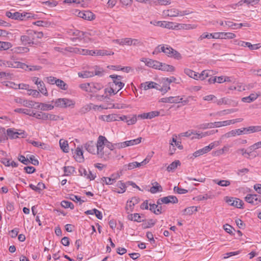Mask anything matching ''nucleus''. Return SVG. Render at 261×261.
<instances>
[{
    "label": "nucleus",
    "instance_id": "c9c22d12",
    "mask_svg": "<svg viewBox=\"0 0 261 261\" xmlns=\"http://www.w3.org/2000/svg\"><path fill=\"white\" fill-rule=\"evenodd\" d=\"M39 84L37 85L39 91L43 95H47V91L45 88L44 83L42 81H41V82H39Z\"/></svg>",
    "mask_w": 261,
    "mask_h": 261
},
{
    "label": "nucleus",
    "instance_id": "e2e57ef3",
    "mask_svg": "<svg viewBox=\"0 0 261 261\" xmlns=\"http://www.w3.org/2000/svg\"><path fill=\"white\" fill-rule=\"evenodd\" d=\"M14 112L29 115V114H30V112H31V110L27 109L17 108L14 110Z\"/></svg>",
    "mask_w": 261,
    "mask_h": 261
},
{
    "label": "nucleus",
    "instance_id": "4d7b16f0",
    "mask_svg": "<svg viewBox=\"0 0 261 261\" xmlns=\"http://www.w3.org/2000/svg\"><path fill=\"white\" fill-rule=\"evenodd\" d=\"M96 108H100L102 109H114V108L119 109V107H115V105H110V106L108 107V106H106V105L105 104L100 105L99 106H98L97 105H94L93 107V109H96Z\"/></svg>",
    "mask_w": 261,
    "mask_h": 261
},
{
    "label": "nucleus",
    "instance_id": "0e129e2a",
    "mask_svg": "<svg viewBox=\"0 0 261 261\" xmlns=\"http://www.w3.org/2000/svg\"><path fill=\"white\" fill-rule=\"evenodd\" d=\"M101 182L103 185L104 184L109 185L113 184V180L111 178L107 177H102L101 178Z\"/></svg>",
    "mask_w": 261,
    "mask_h": 261
},
{
    "label": "nucleus",
    "instance_id": "7c9ffc66",
    "mask_svg": "<svg viewBox=\"0 0 261 261\" xmlns=\"http://www.w3.org/2000/svg\"><path fill=\"white\" fill-rule=\"evenodd\" d=\"M20 40L24 44H34V38L27 35L21 36Z\"/></svg>",
    "mask_w": 261,
    "mask_h": 261
},
{
    "label": "nucleus",
    "instance_id": "f3484780",
    "mask_svg": "<svg viewBox=\"0 0 261 261\" xmlns=\"http://www.w3.org/2000/svg\"><path fill=\"white\" fill-rule=\"evenodd\" d=\"M54 106L50 104H47L45 103H39L37 102V106L35 107L36 109H40L41 111H49L54 109Z\"/></svg>",
    "mask_w": 261,
    "mask_h": 261
},
{
    "label": "nucleus",
    "instance_id": "412c9836",
    "mask_svg": "<svg viewBox=\"0 0 261 261\" xmlns=\"http://www.w3.org/2000/svg\"><path fill=\"white\" fill-rule=\"evenodd\" d=\"M75 159L79 162L81 163L84 161L83 152L81 148L77 147L75 149Z\"/></svg>",
    "mask_w": 261,
    "mask_h": 261
},
{
    "label": "nucleus",
    "instance_id": "f257e3e1",
    "mask_svg": "<svg viewBox=\"0 0 261 261\" xmlns=\"http://www.w3.org/2000/svg\"><path fill=\"white\" fill-rule=\"evenodd\" d=\"M161 52L164 53L168 57L176 60H179L182 59V56L178 51L167 44L158 45L153 51V54H157Z\"/></svg>",
    "mask_w": 261,
    "mask_h": 261
},
{
    "label": "nucleus",
    "instance_id": "2f4dec72",
    "mask_svg": "<svg viewBox=\"0 0 261 261\" xmlns=\"http://www.w3.org/2000/svg\"><path fill=\"white\" fill-rule=\"evenodd\" d=\"M184 72L186 74H187L189 77L197 80L198 73H196V72H195L190 69H188V68L185 69Z\"/></svg>",
    "mask_w": 261,
    "mask_h": 261
},
{
    "label": "nucleus",
    "instance_id": "de8ad7c7",
    "mask_svg": "<svg viewBox=\"0 0 261 261\" xmlns=\"http://www.w3.org/2000/svg\"><path fill=\"white\" fill-rule=\"evenodd\" d=\"M155 223V221L153 219H149L146 222L143 223L142 224V227L143 229H146L154 226Z\"/></svg>",
    "mask_w": 261,
    "mask_h": 261
},
{
    "label": "nucleus",
    "instance_id": "aec40b11",
    "mask_svg": "<svg viewBox=\"0 0 261 261\" xmlns=\"http://www.w3.org/2000/svg\"><path fill=\"white\" fill-rule=\"evenodd\" d=\"M103 88V85L99 83H91V93H96Z\"/></svg>",
    "mask_w": 261,
    "mask_h": 261
},
{
    "label": "nucleus",
    "instance_id": "a878e982",
    "mask_svg": "<svg viewBox=\"0 0 261 261\" xmlns=\"http://www.w3.org/2000/svg\"><path fill=\"white\" fill-rule=\"evenodd\" d=\"M11 51L14 54H20L28 53L29 49L25 47L18 46L12 48Z\"/></svg>",
    "mask_w": 261,
    "mask_h": 261
},
{
    "label": "nucleus",
    "instance_id": "cd10ccee",
    "mask_svg": "<svg viewBox=\"0 0 261 261\" xmlns=\"http://www.w3.org/2000/svg\"><path fill=\"white\" fill-rule=\"evenodd\" d=\"M246 134H250L261 131V125L258 126H250L245 127Z\"/></svg>",
    "mask_w": 261,
    "mask_h": 261
},
{
    "label": "nucleus",
    "instance_id": "a18cd8bd",
    "mask_svg": "<svg viewBox=\"0 0 261 261\" xmlns=\"http://www.w3.org/2000/svg\"><path fill=\"white\" fill-rule=\"evenodd\" d=\"M209 73H210V71L206 70H203L200 74L198 73V74H197V76H198L197 80H204L206 77H208V76L210 75Z\"/></svg>",
    "mask_w": 261,
    "mask_h": 261
},
{
    "label": "nucleus",
    "instance_id": "774afa93",
    "mask_svg": "<svg viewBox=\"0 0 261 261\" xmlns=\"http://www.w3.org/2000/svg\"><path fill=\"white\" fill-rule=\"evenodd\" d=\"M261 148V141L256 142L249 147L248 149L250 150H255Z\"/></svg>",
    "mask_w": 261,
    "mask_h": 261
},
{
    "label": "nucleus",
    "instance_id": "4be33fe9",
    "mask_svg": "<svg viewBox=\"0 0 261 261\" xmlns=\"http://www.w3.org/2000/svg\"><path fill=\"white\" fill-rule=\"evenodd\" d=\"M78 75L82 78H88L94 75L93 70H85L78 73Z\"/></svg>",
    "mask_w": 261,
    "mask_h": 261
},
{
    "label": "nucleus",
    "instance_id": "9d476101",
    "mask_svg": "<svg viewBox=\"0 0 261 261\" xmlns=\"http://www.w3.org/2000/svg\"><path fill=\"white\" fill-rule=\"evenodd\" d=\"M141 61L144 62L145 65L149 67L155 69H159L160 67V62L159 61L147 58H142Z\"/></svg>",
    "mask_w": 261,
    "mask_h": 261
},
{
    "label": "nucleus",
    "instance_id": "8fccbe9b",
    "mask_svg": "<svg viewBox=\"0 0 261 261\" xmlns=\"http://www.w3.org/2000/svg\"><path fill=\"white\" fill-rule=\"evenodd\" d=\"M236 136H237V133H236V129H234V130H232L230 132H228L225 133V134L222 135L220 137V139L222 140L224 138H230L232 137H234Z\"/></svg>",
    "mask_w": 261,
    "mask_h": 261
},
{
    "label": "nucleus",
    "instance_id": "e433bc0d",
    "mask_svg": "<svg viewBox=\"0 0 261 261\" xmlns=\"http://www.w3.org/2000/svg\"><path fill=\"white\" fill-rule=\"evenodd\" d=\"M114 52L105 49L96 50V56H111L114 55Z\"/></svg>",
    "mask_w": 261,
    "mask_h": 261
},
{
    "label": "nucleus",
    "instance_id": "c03bdc74",
    "mask_svg": "<svg viewBox=\"0 0 261 261\" xmlns=\"http://www.w3.org/2000/svg\"><path fill=\"white\" fill-rule=\"evenodd\" d=\"M35 105H37V102H36L32 100H29L24 99L23 102V106L29 108H33L35 107Z\"/></svg>",
    "mask_w": 261,
    "mask_h": 261
},
{
    "label": "nucleus",
    "instance_id": "09e8293b",
    "mask_svg": "<svg viewBox=\"0 0 261 261\" xmlns=\"http://www.w3.org/2000/svg\"><path fill=\"white\" fill-rule=\"evenodd\" d=\"M206 148V147H204L203 148L199 149V150L196 151L195 152H194L193 153V156H194L195 158H197L201 155H203L204 154L207 153L208 152L207 151Z\"/></svg>",
    "mask_w": 261,
    "mask_h": 261
},
{
    "label": "nucleus",
    "instance_id": "f704fd0d",
    "mask_svg": "<svg viewBox=\"0 0 261 261\" xmlns=\"http://www.w3.org/2000/svg\"><path fill=\"white\" fill-rule=\"evenodd\" d=\"M213 182L221 187H227L230 185V181L228 180L214 179Z\"/></svg>",
    "mask_w": 261,
    "mask_h": 261
},
{
    "label": "nucleus",
    "instance_id": "4c0bfd02",
    "mask_svg": "<svg viewBox=\"0 0 261 261\" xmlns=\"http://www.w3.org/2000/svg\"><path fill=\"white\" fill-rule=\"evenodd\" d=\"M222 39H231L236 37L234 33L231 32H221Z\"/></svg>",
    "mask_w": 261,
    "mask_h": 261
},
{
    "label": "nucleus",
    "instance_id": "39448f33",
    "mask_svg": "<svg viewBox=\"0 0 261 261\" xmlns=\"http://www.w3.org/2000/svg\"><path fill=\"white\" fill-rule=\"evenodd\" d=\"M178 200L177 197L175 196L170 195L166 197H164L163 198H159L156 203L158 204H162L163 203L164 204H169L172 203L175 204L178 202Z\"/></svg>",
    "mask_w": 261,
    "mask_h": 261
},
{
    "label": "nucleus",
    "instance_id": "49530a36",
    "mask_svg": "<svg viewBox=\"0 0 261 261\" xmlns=\"http://www.w3.org/2000/svg\"><path fill=\"white\" fill-rule=\"evenodd\" d=\"M79 87L82 90L91 93V83L81 84Z\"/></svg>",
    "mask_w": 261,
    "mask_h": 261
},
{
    "label": "nucleus",
    "instance_id": "ea45409f",
    "mask_svg": "<svg viewBox=\"0 0 261 261\" xmlns=\"http://www.w3.org/2000/svg\"><path fill=\"white\" fill-rule=\"evenodd\" d=\"M64 175L69 176L75 172V168L72 166H65L64 167Z\"/></svg>",
    "mask_w": 261,
    "mask_h": 261
},
{
    "label": "nucleus",
    "instance_id": "c756f323",
    "mask_svg": "<svg viewBox=\"0 0 261 261\" xmlns=\"http://www.w3.org/2000/svg\"><path fill=\"white\" fill-rule=\"evenodd\" d=\"M231 102V100L226 98L225 97H223L222 98H220L219 99H218L217 98V100L215 101V103L218 105L221 106L222 105H230Z\"/></svg>",
    "mask_w": 261,
    "mask_h": 261
},
{
    "label": "nucleus",
    "instance_id": "5701e85b",
    "mask_svg": "<svg viewBox=\"0 0 261 261\" xmlns=\"http://www.w3.org/2000/svg\"><path fill=\"white\" fill-rule=\"evenodd\" d=\"M116 187H117L118 188H115V189L114 191L118 193H123L126 191V187L125 186V185L121 181H119L117 182Z\"/></svg>",
    "mask_w": 261,
    "mask_h": 261
},
{
    "label": "nucleus",
    "instance_id": "69168bd1",
    "mask_svg": "<svg viewBox=\"0 0 261 261\" xmlns=\"http://www.w3.org/2000/svg\"><path fill=\"white\" fill-rule=\"evenodd\" d=\"M203 99L205 101H212L214 103H215L216 100H217V97L213 94H210L206 96H205L203 97Z\"/></svg>",
    "mask_w": 261,
    "mask_h": 261
},
{
    "label": "nucleus",
    "instance_id": "6e6552de",
    "mask_svg": "<svg viewBox=\"0 0 261 261\" xmlns=\"http://www.w3.org/2000/svg\"><path fill=\"white\" fill-rule=\"evenodd\" d=\"M259 196L256 194H247L245 197V201L253 205H258L261 201L259 198Z\"/></svg>",
    "mask_w": 261,
    "mask_h": 261
},
{
    "label": "nucleus",
    "instance_id": "a19ab883",
    "mask_svg": "<svg viewBox=\"0 0 261 261\" xmlns=\"http://www.w3.org/2000/svg\"><path fill=\"white\" fill-rule=\"evenodd\" d=\"M12 46V44L9 42L0 41V50H6Z\"/></svg>",
    "mask_w": 261,
    "mask_h": 261
},
{
    "label": "nucleus",
    "instance_id": "393cba45",
    "mask_svg": "<svg viewBox=\"0 0 261 261\" xmlns=\"http://www.w3.org/2000/svg\"><path fill=\"white\" fill-rule=\"evenodd\" d=\"M152 185L153 186L151 187L150 189V192L154 194L157 193L158 192H162L163 191V188L161 186L159 185V184L155 181L153 183H152Z\"/></svg>",
    "mask_w": 261,
    "mask_h": 261
},
{
    "label": "nucleus",
    "instance_id": "423d86ee",
    "mask_svg": "<svg viewBox=\"0 0 261 261\" xmlns=\"http://www.w3.org/2000/svg\"><path fill=\"white\" fill-rule=\"evenodd\" d=\"M6 67L9 68H21L27 70V68L29 67L28 65L18 61H6Z\"/></svg>",
    "mask_w": 261,
    "mask_h": 261
},
{
    "label": "nucleus",
    "instance_id": "a211bd4d",
    "mask_svg": "<svg viewBox=\"0 0 261 261\" xmlns=\"http://www.w3.org/2000/svg\"><path fill=\"white\" fill-rule=\"evenodd\" d=\"M175 67L172 65L160 62L159 70L168 72H173L175 71Z\"/></svg>",
    "mask_w": 261,
    "mask_h": 261
},
{
    "label": "nucleus",
    "instance_id": "f8f14e48",
    "mask_svg": "<svg viewBox=\"0 0 261 261\" xmlns=\"http://www.w3.org/2000/svg\"><path fill=\"white\" fill-rule=\"evenodd\" d=\"M163 14L164 15L169 17H176L179 15L182 16L187 14L186 13L184 12L181 13L178 10L174 8L170 10H164L163 11Z\"/></svg>",
    "mask_w": 261,
    "mask_h": 261
},
{
    "label": "nucleus",
    "instance_id": "052dcab7",
    "mask_svg": "<svg viewBox=\"0 0 261 261\" xmlns=\"http://www.w3.org/2000/svg\"><path fill=\"white\" fill-rule=\"evenodd\" d=\"M142 139V137H139L135 139L128 140V143H129V145L130 146H133L135 145H137L141 142Z\"/></svg>",
    "mask_w": 261,
    "mask_h": 261
},
{
    "label": "nucleus",
    "instance_id": "9b49d317",
    "mask_svg": "<svg viewBox=\"0 0 261 261\" xmlns=\"http://www.w3.org/2000/svg\"><path fill=\"white\" fill-rule=\"evenodd\" d=\"M119 121L121 120L125 121L128 125H132L135 124L137 120L136 115H133L132 116H128L125 115H122L119 116L118 115Z\"/></svg>",
    "mask_w": 261,
    "mask_h": 261
},
{
    "label": "nucleus",
    "instance_id": "864d4df0",
    "mask_svg": "<svg viewBox=\"0 0 261 261\" xmlns=\"http://www.w3.org/2000/svg\"><path fill=\"white\" fill-rule=\"evenodd\" d=\"M117 88H114L111 86H109V87L105 89V93H109L110 95H115L116 94L118 91H117Z\"/></svg>",
    "mask_w": 261,
    "mask_h": 261
},
{
    "label": "nucleus",
    "instance_id": "f03ea898",
    "mask_svg": "<svg viewBox=\"0 0 261 261\" xmlns=\"http://www.w3.org/2000/svg\"><path fill=\"white\" fill-rule=\"evenodd\" d=\"M52 102L54 103L55 107L62 108L73 107L75 105V102L73 100L65 98L56 99L53 100Z\"/></svg>",
    "mask_w": 261,
    "mask_h": 261
},
{
    "label": "nucleus",
    "instance_id": "1a4fd4ad",
    "mask_svg": "<svg viewBox=\"0 0 261 261\" xmlns=\"http://www.w3.org/2000/svg\"><path fill=\"white\" fill-rule=\"evenodd\" d=\"M28 14H29L27 13L23 14L18 12H16L15 13H11V12L9 11L7 12L6 13V15L9 18L20 20H24V18Z\"/></svg>",
    "mask_w": 261,
    "mask_h": 261
},
{
    "label": "nucleus",
    "instance_id": "603ef678",
    "mask_svg": "<svg viewBox=\"0 0 261 261\" xmlns=\"http://www.w3.org/2000/svg\"><path fill=\"white\" fill-rule=\"evenodd\" d=\"M61 206L65 208H70L71 210L74 208L73 204L71 202L68 201L63 200L61 202Z\"/></svg>",
    "mask_w": 261,
    "mask_h": 261
},
{
    "label": "nucleus",
    "instance_id": "ddd939ff",
    "mask_svg": "<svg viewBox=\"0 0 261 261\" xmlns=\"http://www.w3.org/2000/svg\"><path fill=\"white\" fill-rule=\"evenodd\" d=\"M85 149L90 153L92 154L96 153L97 148L93 141H90L85 144Z\"/></svg>",
    "mask_w": 261,
    "mask_h": 261
},
{
    "label": "nucleus",
    "instance_id": "0eeeda50",
    "mask_svg": "<svg viewBox=\"0 0 261 261\" xmlns=\"http://www.w3.org/2000/svg\"><path fill=\"white\" fill-rule=\"evenodd\" d=\"M242 118H237L235 119L225 120L223 121L215 122V127H220L221 126H227L237 122H241L243 121Z\"/></svg>",
    "mask_w": 261,
    "mask_h": 261
},
{
    "label": "nucleus",
    "instance_id": "20e7f679",
    "mask_svg": "<svg viewBox=\"0 0 261 261\" xmlns=\"http://www.w3.org/2000/svg\"><path fill=\"white\" fill-rule=\"evenodd\" d=\"M107 141V138L102 136H99L98 138L97 143L96 145L97 148L96 154H99L100 156L107 157L106 155H104L103 153L101 152V150L104 149L106 142Z\"/></svg>",
    "mask_w": 261,
    "mask_h": 261
},
{
    "label": "nucleus",
    "instance_id": "79ce46f5",
    "mask_svg": "<svg viewBox=\"0 0 261 261\" xmlns=\"http://www.w3.org/2000/svg\"><path fill=\"white\" fill-rule=\"evenodd\" d=\"M56 85L63 90H66L68 89V85L62 80L58 79Z\"/></svg>",
    "mask_w": 261,
    "mask_h": 261
},
{
    "label": "nucleus",
    "instance_id": "7ed1b4c3",
    "mask_svg": "<svg viewBox=\"0 0 261 261\" xmlns=\"http://www.w3.org/2000/svg\"><path fill=\"white\" fill-rule=\"evenodd\" d=\"M110 77L113 79V82L109 83V86H111L114 88H117V91L120 90L124 86V84L121 82L122 77L121 75L115 74L110 75Z\"/></svg>",
    "mask_w": 261,
    "mask_h": 261
},
{
    "label": "nucleus",
    "instance_id": "c85d7f7f",
    "mask_svg": "<svg viewBox=\"0 0 261 261\" xmlns=\"http://www.w3.org/2000/svg\"><path fill=\"white\" fill-rule=\"evenodd\" d=\"M180 165V162L179 160H176L170 164L167 168V170L168 172L174 171L177 168L178 166Z\"/></svg>",
    "mask_w": 261,
    "mask_h": 261
},
{
    "label": "nucleus",
    "instance_id": "58836bf2",
    "mask_svg": "<svg viewBox=\"0 0 261 261\" xmlns=\"http://www.w3.org/2000/svg\"><path fill=\"white\" fill-rule=\"evenodd\" d=\"M197 211V207L196 206H190L187 208H186L184 210V214L185 215H192L194 212H196Z\"/></svg>",
    "mask_w": 261,
    "mask_h": 261
},
{
    "label": "nucleus",
    "instance_id": "72a5a7b5",
    "mask_svg": "<svg viewBox=\"0 0 261 261\" xmlns=\"http://www.w3.org/2000/svg\"><path fill=\"white\" fill-rule=\"evenodd\" d=\"M127 218L129 220L134 221H136L138 222H141L142 221H143V220H142L141 219V216L138 213H135L134 214H130V215H128Z\"/></svg>",
    "mask_w": 261,
    "mask_h": 261
},
{
    "label": "nucleus",
    "instance_id": "bb28decb",
    "mask_svg": "<svg viewBox=\"0 0 261 261\" xmlns=\"http://www.w3.org/2000/svg\"><path fill=\"white\" fill-rule=\"evenodd\" d=\"M158 84L153 82H145L141 84V87L143 88L145 90H148L151 88H156Z\"/></svg>",
    "mask_w": 261,
    "mask_h": 261
},
{
    "label": "nucleus",
    "instance_id": "680f3d73",
    "mask_svg": "<svg viewBox=\"0 0 261 261\" xmlns=\"http://www.w3.org/2000/svg\"><path fill=\"white\" fill-rule=\"evenodd\" d=\"M247 47H248L250 50H256L259 48L261 47V45L260 43L252 44L250 42H247Z\"/></svg>",
    "mask_w": 261,
    "mask_h": 261
},
{
    "label": "nucleus",
    "instance_id": "473e14b6",
    "mask_svg": "<svg viewBox=\"0 0 261 261\" xmlns=\"http://www.w3.org/2000/svg\"><path fill=\"white\" fill-rule=\"evenodd\" d=\"M59 144L61 148L64 152H68L69 146L67 141L61 139L59 141Z\"/></svg>",
    "mask_w": 261,
    "mask_h": 261
},
{
    "label": "nucleus",
    "instance_id": "3c124183",
    "mask_svg": "<svg viewBox=\"0 0 261 261\" xmlns=\"http://www.w3.org/2000/svg\"><path fill=\"white\" fill-rule=\"evenodd\" d=\"M101 152H103L104 155H106L107 157H103L102 156H100L99 154H97L98 157L103 159L105 160H108L110 158L111 152L109 150L107 149V148L104 147V149L101 150Z\"/></svg>",
    "mask_w": 261,
    "mask_h": 261
},
{
    "label": "nucleus",
    "instance_id": "b1692460",
    "mask_svg": "<svg viewBox=\"0 0 261 261\" xmlns=\"http://www.w3.org/2000/svg\"><path fill=\"white\" fill-rule=\"evenodd\" d=\"M7 135L11 139H15L18 137L19 135H23L24 132L18 133V132H14L11 128L7 129Z\"/></svg>",
    "mask_w": 261,
    "mask_h": 261
},
{
    "label": "nucleus",
    "instance_id": "bf43d9fd",
    "mask_svg": "<svg viewBox=\"0 0 261 261\" xmlns=\"http://www.w3.org/2000/svg\"><path fill=\"white\" fill-rule=\"evenodd\" d=\"M131 46H140L143 45V42L139 39L132 38Z\"/></svg>",
    "mask_w": 261,
    "mask_h": 261
},
{
    "label": "nucleus",
    "instance_id": "13d9d810",
    "mask_svg": "<svg viewBox=\"0 0 261 261\" xmlns=\"http://www.w3.org/2000/svg\"><path fill=\"white\" fill-rule=\"evenodd\" d=\"M3 84L4 85H5L6 87L8 88L17 89V84H15L13 82H3Z\"/></svg>",
    "mask_w": 261,
    "mask_h": 261
},
{
    "label": "nucleus",
    "instance_id": "2eb2a0df",
    "mask_svg": "<svg viewBox=\"0 0 261 261\" xmlns=\"http://www.w3.org/2000/svg\"><path fill=\"white\" fill-rule=\"evenodd\" d=\"M101 119L107 122L119 121L118 115L115 114L102 115Z\"/></svg>",
    "mask_w": 261,
    "mask_h": 261
},
{
    "label": "nucleus",
    "instance_id": "6ab92c4d",
    "mask_svg": "<svg viewBox=\"0 0 261 261\" xmlns=\"http://www.w3.org/2000/svg\"><path fill=\"white\" fill-rule=\"evenodd\" d=\"M259 97V95L256 93H251L248 96L244 97L242 98V101L244 102L250 103L256 100Z\"/></svg>",
    "mask_w": 261,
    "mask_h": 261
},
{
    "label": "nucleus",
    "instance_id": "5fc2aeb1",
    "mask_svg": "<svg viewBox=\"0 0 261 261\" xmlns=\"http://www.w3.org/2000/svg\"><path fill=\"white\" fill-rule=\"evenodd\" d=\"M221 143V140H219L218 141H215L211 143H210L208 146H205L207 151L208 152L210 151L215 146H219Z\"/></svg>",
    "mask_w": 261,
    "mask_h": 261
},
{
    "label": "nucleus",
    "instance_id": "338daca9",
    "mask_svg": "<svg viewBox=\"0 0 261 261\" xmlns=\"http://www.w3.org/2000/svg\"><path fill=\"white\" fill-rule=\"evenodd\" d=\"M249 172V169L246 168L238 169L237 171V174L239 176H243L247 174Z\"/></svg>",
    "mask_w": 261,
    "mask_h": 261
},
{
    "label": "nucleus",
    "instance_id": "37998d69",
    "mask_svg": "<svg viewBox=\"0 0 261 261\" xmlns=\"http://www.w3.org/2000/svg\"><path fill=\"white\" fill-rule=\"evenodd\" d=\"M244 203L242 200L238 198H234L233 202L230 203V205L234 206L237 208H242Z\"/></svg>",
    "mask_w": 261,
    "mask_h": 261
},
{
    "label": "nucleus",
    "instance_id": "4468645a",
    "mask_svg": "<svg viewBox=\"0 0 261 261\" xmlns=\"http://www.w3.org/2000/svg\"><path fill=\"white\" fill-rule=\"evenodd\" d=\"M80 15V18L87 20H92L95 18L94 14L89 11H82Z\"/></svg>",
    "mask_w": 261,
    "mask_h": 261
},
{
    "label": "nucleus",
    "instance_id": "6e6d98bb",
    "mask_svg": "<svg viewBox=\"0 0 261 261\" xmlns=\"http://www.w3.org/2000/svg\"><path fill=\"white\" fill-rule=\"evenodd\" d=\"M200 128L205 129L207 128H212L215 127V122H210L203 123L200 125Z\"/></svg>",
    "mask_w": 261,
    "mask_h": 261
},
{
    "label": "nucleus",
    "instance_id": "dca6fc26",
    "mask_svg": "<svg viewBox=\"0 0 261 261\" xmlns=\"http://www.w3.org/2000/svg\"><path fill=\"white\" fill-rule=\"evenodd\" d=\"M161 204H149V210L156 215L162 213Z\"/></svg>",
    "mask_w": 261,
    "mask_h": 261
}]
</instances>
